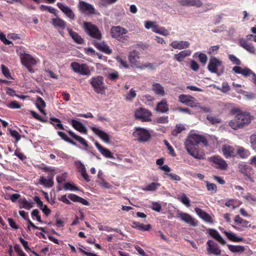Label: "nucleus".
<instances>
[{"instance_id":"obj_1","label":"nucleus","mask_w":256,"mask_h":256,"mask_svg":"<svg viewBox=\"0 0 256 256\" xmlns=\"http://www.w3.org/2000/svg\"><path fill=\"white\" fill-rule=\"evenodd\" d=\"M200 143L204 146L208 145L207 140L204 136L196 134H189L184 142V146L187 152L198 160L205 158V154L196 148L197 146Z\"/></svg>"},{"instance_id":"obj_3","label":"nucleus","mask_w":256,"mask_h":256,"mask_svg":"<svg viewBox=\"0 0 256 256\" xmlns=\"http://www.w3.org/2000/svg\"><path fill=\"white\" fill-rule=\"evenodd\" d=\"M238 172L244 178L245 180H248L252 183L255 182L253 176L254 174V170L252 167L246 162H240L238 164Z\"/></svg>"},{"instance_id":"obj_30","label":"nucleus","mask_w":256,"mask_h":256,"mask_svg":"<svg viewBox=\"0 0 256 256\" xmlns=\"http://www.w3.org/2000/svg\"><path fill=\"white\" fill-rule=\"evenodd\" d=\"M222 151L224 156L227 158L235 156L234 149L232 146L224 145L222 148Z\"/></svg>"},{"instance_id":"obj_49","label":"nucleus","mask_w":256,"mask_h":256,"mask_svg":"<svg viewBox=\"0 0 256 256\" xmlns=\"http://www.w3.org/2000/svg\"><path fill=\"white\" fill-rule=\"evenodd\" d=\"M36 106L38 108H44L46 106V104L42 98L38 96L36 100Z\"/></svg>"},{"instance_id":"obj_5","label":"nucleus","mask_w":256,"mask_h":256,"mask_svg":"<svg viewBox=\"0 0 256 256\" xmlns=\"http://www.w3.org/2000/svg\"><path fill=\"white\" fill-rule=\"evenodd\" d=\"M84 28L85 32L92 38L98 40L102 38V34L98 28L90 22H84Z\"/></svg>"},{"instance_id":"obj_17","label":"nucleus","mask_w":256,"mask_h":256,"mask_svg":"<svg viewBox=\"0 0 256 256\" xmlns=\"http://www.w3.org/2000/svg\"><path fill=\"white\" fill-rule=\"evenodd\" d=\"M222 66V61L215 57H212L208 66V68L211 72L217 74L218 68Z\"/></svg>"},{"instance_id":"obj_4","label":"nucleus","mask_w":256,"mask_h":256,"mask_svg":"<svg viewBox=\"0 0 256 256\" xmlns=\"http://www.w3.org/2000/svg\"><path fill=\"white\" fill-rule=\"evenodd\" d=\"M90 83L96 93L101 94L105 93L106 87L104 86V78L102 76H98L92 78Z\"/></svg>"},{"instance_id":"obj_37","label":"nucleus","mask_w":256,"mask_h":256,"mask_svg":"<svg viewBox=\"0 0 256 256\" xmlns=\"http://www.w3.org/2000/svg\"><path fill=\"white\" fill-rule=\"evenodd\" d=\"M66 132H68L69 135L74 138V140H78L80 143L82 145L88 147V145L87 142L82 137L76 135L71 130H68Z\"/></svg>"},{"instance_id":"obj_22","label":"nucleus","mask_w":256,"mask_h":256,"mask_svg":"<svg viewBox=\"0 0 256 256\" xmlns=\"http://www.w3.org/2000/svg\"><path fill=\"white\" fill-rule=\"evenodd\" d=\"M75 164L77 166L78 172L80 173L82 177L87 182H89L90 180V176L86 172L84 165L80 161L76 162Z\"/></svg>"},{"instance_id":"obj_33","label":"nucleus","mask_w":256,"mask_h":256,"mask_svg":"<svg viewBox=\"0 0 256 256\" xmlns=\"http://www.w3.org/2000/svg\"><path fill=\"white\" fill-rule=\"evenodd\" d=\"M132 228L142 231H148L151 228V225L150 224H144L140 222H132Z\"/></svg>"},{"instance_id":"obj_35","label":"nucleus","mask_w":256,"mask_h":256,"mask_svg":"<svg viewBox=\"0 0 256 256\" xmlns=\"http://www.w3.org/2000/svg\"><path fill=\"white\" fill-rule=\"evenodd\" d=\"M208 234L218 242L222 244H226L225 240L221 236L220 234L216 230L214 229H209Z\"/></svg>"},{"instance_id":"obj_11","label":"nucleus","mask_w":256,"mask_h":256,"mask_svg":"<svg viewBox=\"0 0 256 256\" xmlns=\"http://www.w3.org/2000/svg\"><path fill=\"white\" fill-rule=\"evenodd\" d=\"M210 162L213 164L214 166L220 170H226L228 168V164L220 156H214L209 158Z\"/></svg>"},{"instance_id":"obj_15","label":"nucleus","mask_w":256,"mask_h":256,"mask_svg":"<svg viewBox=\"0 0 256 256\" xmlns=\"http://www.w3.org/2000/svg\"><path fill=\"white\" fill-rule=\"evenodd\" d=\"M78 8L82 13L86 14H96V10L93 6L86 2L80 1L79 3Z\"/></svg>"},{"instance_id":"obj_52","label":"nucleus","mask_w":256,"mask_h":256,"mask_svg":"<svg viewBox=\"0 0 256 256\" xmlns=\"http://www.w3.org/2000/svg\"><path fill=\"white\" fill-rule=\"evenodd\" d=\"M2 70L3 74L8 78H12H12L11 76V74L10 72V70L8 68L6 67L4 64L2 65Z\"/></svg>"},{"instance_id":"obj_46","label":"nucleus","mask_w":256,"mask_h":256,"mask_svg":"<svg viewBox=\"0 0 256 256\" xmlns=\"http://www.w3.org/2000/svg\"><path fill=\"white\" fill-rule=\"evenodd\" d=\"M185 129L184 126L182 124H176L174 129L172 131V134L174 136H176Z\"/></svg>"},{"instance_id":"obj_58","label":"nucleus","mask_w":256,"mask_h":256,"mask_svg":"<svg viewBox=\"0 0 256 256\" xmlns=\"http://www.w3.org/2000/svg\"><path fill=\"white\" fill-rule=\"evenodd\" d=\"M244 198L249 202L254 204L256 202V198L251 194L248 193Z\"/></svg>"},{"instance_id":"obj_42","label":"nucleus","mask_w":256,"mask_h":256,"mask_svg":"<svg viewBox=\"0 0 256 256\" xmlns=\"http://www.w3.org/2000/svg\"><path fill=\"white\" fill-rule=\"evenodd\" d=\"M164 159L161 158V170L164 172L163 177L166 178L170 173H171L172 170L168 165H163Z\"/></svg>"},{"instance_id":"obj_44","label":"nucleus","mask_w":256,"mask_h":256,"mask_svg":"<svg viewBox=\"0 0 256 256\" xmlns=\"http://www.w3.org/2000/svg\"><path fill=\"white\" fill-rule=\"evenodd\" d=\"M227 246L229 250L232 252H242L244 250V247L242 246L228 244Z\"/></svg>"},{"instance_id":"obj_41","label":"nucleus","mask_w":256,"mask_h":256,"mask_svg":"<svg viewBox=\"0 0 256 256\" xmlns=\"http://www.w3.org/2000/svg\"><path fill=\"white\" fill-rule=\"evenodd\" d=\"M39 182L46 188H52L54 184V181L44 178L43 176L40 177Z\"/></svg>"},{"instance_id":"obj_19","label":"nucleus","mask_w":256,"mask_h":256,"mask_svg":"<svg viewBox=\"0 0 256 256\" xmlns=\"http://www.w3.org/2000/svg\"><path fill=\"white\" fill-rule=\"evenodd\" d=\"M56 5L68 17L72 20L74 19L75 14L69 7L61 2H58Z\"/></svg>"},{"instance_id":"obj_28","label":"nucleus","mask_w":256,"mask_h":256,"mask_svg":"<svg viewBox=\"0 0 256 256\" xmlns=\"http://www.w3.org/2000/svg\"><path fill=\"white\" fill-rule=\"evenodd\" d=\"M178 2L182 6H195L199 8L202 6L200 0H178Z\"/></svg>"},{"instance_id":"obj_7","label":"nucleus","mask_w":256,"mask_h":256,"mask_svg":"<svg viewBox=\"0 0 256 256\" xmlns=\"http://www.w3.org/2000/svg\"><path fill=\"white\" fill-rule=\"evenodd\" d=\"M132 134L135 139L140 142H147L151 137L150 134L148 130L140 127L136 128Z\"/></svg>"},{"instance_id":"obj_51","label":"nucleus","mask_w":256,"mask_h":256,"mask_svg":"<svg viewBox=\"0 0 256 256\" xmlns=\"http://www.w3.org/2000/svg\"><path fill=\"white\" fill-rule=\"evenodd\" d=\"M250 142L252 149L256 152V133L250 136Z\"/></svg>"},{"instance_id":"obj_21","label":"nucleus","mask_w":256,"mask_h":256,"mask_svg":"<svg viewBox=\"0 0 256 256\" xmlns=\"http://www.w3.org/2000/svg\"><path fill=\"white\" fill-rule=\"evenodd\" d=\"M170 45L174 49L183 50L188 48L190 44L187 41L174 40L170 43Z\"/></svg>"},{"instance_id":"obj_32","label":"nucleus","mask_w":256,"mask_h":256,"mask_svg":"<svg viewBox=\"0 0 256 256\" xmlns=\"http://www.w3.org/2000/svg\"><path fill=\"white\" fill-rule=\"evenodd\" d=\"M68 198L74 202H78L84 206L90 205V202L87 200L75 194H70L68 195Z\"/></svg>"},{"instance_id":"obj_55","label":"nucleus","mask_w":256,"mask_h":256,"mask_svg":"<svg viewBox=\"0 0 256 256\" xmlns=\"http://www.w3.org/2000/svg\"><path fill=\"white\" fill-rule=\"evenodd\" d=\"M206 187L208 191L216 192V186L213 183H210L208 182H206Z\"/></svg>"},{"instance_id":"obj_16","label":"nucleus","mask_w":256,"mask_h":256,"mask_svg":"<svg viewBox=\"0 0 256 256\" xmlns=\"http://www.w3.org/2000/svg\"><path fill=\"white\" fill-rule=\"evenodd\" d=\"M207 251L210 254L219 256L221 254V250L218 245L212 240H208L207 242Z\"/></svg>"},{"instance_id":"obj_53","label":"nucleus","mask_w":256,"mask_h":256,"mask_svg":"<svg viewBox=\"0 0 256 256\" xmlns=\"http://www.w3.org/2000/svg\"><path fill=\"white\" fill-rule=\"evenodd\" d=\"M7 106L12 109H18L21 108V106L16 100H12L7 104Z\"/></svg>"},{"instance_id":"obj_31","label":"nucleus","mask_w":256,"mask_h":256,"mask_svg":"<svg viewBox=\"0 0 256 256\" xmlns=\"http://www.w3.org/2000/svg\"><path fill=\"white\" fill-rule=\"evenodd\" d=\"M194 211L200 218L206 222H212L211 216L202 209L198 208H194Z\"/></svg>"},{"instance_id":"obj_10","label":"nucleus","mask_w":256,"mask_h":256,"mask_svg":"<svg viewBox=\"0 0 256 256\" xmlns=\"http://www.w3.org/2000/svg\"><path fill=\"white\" fill-rule=\"evenodd\" d=\"M152 113L144 108H140L135 111L134 116L136 120L142 122H148L151 120Z\"/></svg>"},{"instance_id":"obj_56","label":"nucleus","mask_w":256,"mask_h":256,"mask_svg":"<svg viewBox=\"0 0 256 256\" xmlns=\"http://www.w3.org/2000/svg\"><path fill=\"white\" fill-rule=\"evenodd\" d=\"M207 120L212 124H216L221 122V120L218 117L208 116Z\"/></svg>"},{"instance_id":"obj_34","label":"nucleus","mask_w":256,"mask_h":256,"mask_svg":"<svg viewBox=\"0 0 256 256\" xmlns=\"http://www.w3.org/2000/svg\"><path fill=\"white\" fill-rule=\"evenodd\" d=\"M68 31L69 34L72 38L74 42L78 44H82L84 43V39L81 37L78 34V33L74 32L70 28H68Z\"/></svg>"},{"instance_id":"obj_6","label":"nucleus","mask_w":256,"mask_h":256,"mask_svg":"<svg viewBox=\"0 0 256 256\" xmlns=\"http://www.w3.org/2000/svg\"><path fill=\"white\" fill-rule=\"evenodd\" d=\"M20 58L22 65L25 66L28 70L33 72L32 67L37 63V60L30 54L24 52L20 54Z\"/></svg>"},{"instance_id":"obj_61","label":"nucleus","mask_w":256,"mask_h":256,"mask_svg":"<svg viewBox=\"0 0 256 256\" xmlns=\"http://www.w3.org/2000/svg\"><path fill=\"white\" fill-rule=\"evenodd\" d=\"M166 178L174 181H180V176L172 172L170 173Z\"/></svg>"},{"instance_id":"obj_57","label":"nucleus","mask_w":256,"mask_h":256,"mask_svg":"<svg viewBox=\"0 0 256 256\" xmlns=\"http://www.w3.org/2000/svg\"><path fill=\"white\" fill-rule=\"evenodd\" d=\"M14 249L18 256H27V255L23 252L19 244H15L14 246Z\"/></svg>"},{"instance_id":"obj_45","label":"nucleus","mask_w":256,"mask_h":256,"mask_svg":"<svg viewBox=\"0 0 256 256\" xmlns=\"http://www.w3.org/2000/svg\"><path fill=\"white\" fill-rule=\"evenodd\" d=\"M58 134L61 138L62 139L64 140L66 142H68L74 146H77L76 143L73 141L72 140H70V138H68L67 135L64 132L58 131Z\"/></svg>"},{"instance_id":"obj_50","label":"nucleus","mask_w":256,"mask_h":256,"mask_svg":"<svg viewBox=\"0 0 256 256\" xmlns=\"http://www.w3.org/2000/svg\"><path fill=\"white\" fill-rule=\"evenodd\" d=\"M228 58L234 64L237 65L238 66L241 64L240 60L234 54H229Z\"/></svg>"},{"instance_id":"obj_63","label":"nucleus","mask_w":256,"mask_h":256,"mask_svg":"<svg viewBox=\"0 0 256 256\" xmlns=\"http://www.w3.org/2000/svg\"><path fill=\"white\" fill-rule=\"evenodd\" d=\"M21 204L22 205V208L30 210L31 208H32L33 203L30 202L26 200H22Z\"/></svg>"},{"instance_id":"obj_8","label":"nucleus","mask_w":256,"mask_h":256,"mask_svg":"<svg viewBox=\"0 0 256 256\" xmlns=\"http://www.w3.org/2000/svg\"><path fill=\"white\" fill-rule=\"evenodd\" d=\"M232 70L237 74H241L245 77L251 76V81L256 85V74L248 68H242L235 66L232 68Z\"/></svg>"},{"instance_id":"obj_38","label":"nucleus","mask_w":256,"mask_h":256,"mask_svg":"<svg viewBox=\"0 0 256 256\" xmlns=\"http://www.w3.org/2000/svg\"><path fill=\"white\" fill-rule=\"evenodd\" d=\"M52 24L56 28H60L64 30L66 27V22L60 18H52Z\"/></svg>"},{"instance_id":"obj_20","label":"nucleus","mask_w":256,"mask_h":256,"mask_svg":"<svg viewBox=\"0 0 256 256\" xmlns=\"http://www.w3.org/2000/svg\"><path fill=\"white\" fill-rule=\"evenodd\" d=\"M91 130L104 142L110 143V138L109 135L107 133L94 126H92L91 128Z\"/></svg>"},{"instance_id":"obj_2","label":"nucleus","mask_w":256,"mask_h":256,"mask_svg":"<svg viewBox=\"0 0 256 256\" xmlns=\"http://www.w3.org/2000/svg\"><path fill=\"white\" fill-rule=\"evenodd\" d=\"M251 120L252 116L248 112H240L230 122L229 125L232 129L237 130L249 124Z\"/></svg>"},{"instance_id":"obj_29","label":"nucleus","mask_w":256,"mask_h":256,"mask_svg":"<svg viewBox=\"0 0 256 256\" xmlns=\"http://www.w3.org/2000/svg\"><path fill=\"white\" fill-rule=\"evenodd\" d=\"M94 144L102 156L106 158H114L112 154L108 149L104 148L97 142H95Z\"/></svg>"},{"instance_id":"obj_26","label":"nucleus","mask_w":256,"mask_h":256,"mask_svg":"<svg viewBox=\"0 0 256 256\" xmlns=\"http://www.w3.org/2000/svg\"><path fill=\"white\" fill-rule=\"evenodd\" d=\"M70 124L74 129L80 132L87 134V129L86 127L80 122L72 119L71 120Z\"/></svg>"},{"instance_id":"obj_13","label":"nucleus","mask_w":256,"mask_h":256,"mask_svg":"<svg viewBox=\"0 0 256 256\" xmlns=\"http://www.w3.org/2000/svg\"><path fill=\"white\" fill-rule=\"evenodd\" d=\"M128 32L127 30L120 26H113L110 28L111 36L118 40H121L122 38V36Z\"/></svg>"},{"instance_id":"obj_43","label":"nucleus","mask_w":256,"mask_h":256,"mask_svg":"<svg viewBox=\"0 0 256 256\" xmlns=\"http://www.w3.org/2000/svg\"><path fill=\"white\" fill-rule=\"evenodd\" d=\"M40 9L42 11H48L51 14H53L56 16H58V10L50 6L45 5H41L40 6Z\"/></svg>"},{"instance_id":"obj_39","label":"nucleus","mask_w":256,"mask_h":256,"mask_svg":"<svg viewBox=\"0 0 256 256\" xmlns=\"http://www.w3.org/2000/svg\"><path fill=\"white\" fill-rule=\"evenodd\" d=\"M50 121L49 122L51 124H52L55 128H60L62 130H64V126L62 124L61 121L60 119L54 117H51L50 118Z\"/></svg>"},{"instance_id":"obj_25","label":"nucleus","mask_w":256,"mask_h":256,"mask_svg":"<svg viewBox=\"0 0 256 256\" xmlns=\"http://www.w3.org/2000/svg\"><path fill=\"white\" fill-rule=\"evenodd\" d=\"M192 50H186L180 51L178 54L174 56V60L179 62H181L184 60L186 58L190 56Z\"/></svg>"},{"instance_id":"obj_60","label":"nucleus","mask_w":256,"mask_h":256,"mask_svg":"<svg viewBox=\"0 0 256 256\" xmlns=\"http://www.w3.org/2000/svg\"><path fill=\"white\" fill-rule=\"evenodd\" d=\"M168 106L165 100H161V113L166 112L168 110Z\"/></svg>"},{"instance_id":"obj_48","label":"nucleus","mask_w":256,"mask_h":256,"mask_svg":"<svg viewBox=\"0 0 256 256\" xmlns=\"http://www.w3.org/2000/svg\"><path fill=\"white\" fill-rule=\"evenodd\" d=\"M64 188L65 190H79V189L77 186L72 184L70 182L65 183L64 186Z\"/></svg>"},{"instance_id":"obj_62","label":"nucleus","mask_w":256,"mask_h":256,"mask_svg":"<svg viewBox=\"0 0 256 256\" xmlns=\"http://www.w3.org/2000/svg\"><path fill=\"white\" fill-rule=\"evenodd\" d=\"M136 96V92L133 88L130 89V92L126 95V100H130Z\"/></svg>"},{"instance_id":"obj_9","label":"nucleus","mask_w":256,"mask_h":256,"mask_svg":"<svg viewBox=\"0 0 256 256\" xmlns=\"http://www.w3.org/2000/svg\"><path fill=\"white\" fill-rule=\"evenodd\" d=\"M178 100L188 106L192 108L199 106V103L193 96L188 94H180L178 96Z\"/></svg>"},{"instance_id":"obj_47","label":"nucleus","mask_w":256,"mask_h":256,"mask_svg":"<svg viewBox=\"0 0 256 256\" xmlns=\"http://www.w3.org/2000/svg\"><path fill=\"white\" fill-rule=\"evenodd\" d=\"M194 56H198L200 62L205 64L208 60L207 56L204 53L198 52L194 54Z\"/></svg>"},{"instance_id":"obj_27","label":"nucleus","mask_w":256,"mask_h":256,"mask_svg":"<svg viewBox=\"0 0 256 256\" xmlns=\"http://www.w3.org/2000/svg\"><path fill=\"white\" fill-rule=\"evenodd\" d=\"M220 230L221 232L226 234L228 238L232 242H242L244 240V238L242 237L238 236L235 234L231 232L226 231L223 228H220Z\"/></svg>"},{"instance_id":"obj_24","label":"nucleus","mask_w":256,"mask_h":256,"mask_svg":"<svg viewBox=\"0 0 256 256\" xmlns=\"http://www.w3.org/2000/svg\"><path fill=\"white\" fill-rule=\"evenodd\" d=\"M94 44L98 50L107 54H110L112 53V50L104 42H94Z\"/></svg>"},{"instance_id":"obj_36","label":"nucleus","mask_w":256,"mask_h":256,"mask_svg":"<svg viewBox=\"0 0 256 256\" xmlns=\"http://www.w3.org/2000/svg\"><path fill=\"white\" fill-rule=\"evenodd\" d=\"M236 154L242 159H246L248 158L250 153L248 150L244 148L242 146H238Z\"/></svg>"},{"instance_id":"obj_12","label":"nucleus","mask_w":256,"mask_h":256,"mask_svg":"<svg viewBox=\"0 0 256 256\" xmlns=\"http://www.w3.org/2000/svg\"><path fill=\"white\" fill-rule=\"evenodd\" d=\"M176 217L180 220L185 222L190 226H195L198 225V222L190 214L178 211Z\"/></svg>"},{"instance_id":"obj_64","label":"nucleus","mask_w":256,"mask_h":256,"mask_svg":"<svg viewBox=\"0 0 256 256\" xmlns=\"http://www.w3.org/2000/svg\"><path fill=\"white\" fill-rule=\"evenodd\" d=\"M10 132L11 136L16 138V142H18L20 140L21 136L16 130H10Z\"/></svg>"},{"instance_id":"obj_18","label":"nucleus","mask_w":256,"mask_h":256,"mask_svg":"<svg viewBox=\"0 0 256 256\" xmlns=\"http://www.w3.org/2000/svg\"><path fill=\"white\" fill-rule=\"evenodd\" d=\"M238 44L249 53L253 54H256V50L253 44L247 42V40H245L244 38H239L238 40Z\"/></svg>"},{"instance_id":"obj_14","label":"nucleus","mask_w":256,"mask_h":256,"mask_svg":"<svg viewBox=\"0 0 256 256\" xmlns=\"http://www.w3.org/2000/svg\"><path fill=\"white\" fill-rule=\"evenodd\" d=\"M70 67L75 72L79 73L80 74L88 75L89 74L86 64H80L77 62H72L70 64Z\"/></svg>"},{"instance_id":"obj_59","label":"nucleus","mask_w":256,"mask_h":256,"mask_svg":"<svg viewBox=\"0 0 256 256\" xmlns=\"http://www.w3.org/2000/svg\"><path fill=\"white\" fill-rule=\"evenodd\" d=\"M164 143L166 146L168 150H169V154L171 155L172 156H176V154L174 148L172 146L169 144V142L166 140H164Z\"/></svg>"},{"instance_id":"obj_40","label":"nucleus","mask_w":256,"mask_h":256,"mask_svg":"<svg viewBox=\"0 0 256 256\" xmlns=\"http://www.w3.org/2000/svg\"><path fill=\"white\" fill-rule=\"evenodd\" d=\"M177 199L187 208L190 206V200L185 194L182 193L178 196Z\"/></svg>"},{"instance_id":"obj_54","label":"nucleus","mask_w":256,"mask_h":256,"mask_svg":"<svg viewBox=\"0 0 256 256\" xmlns=\"http://www.w3.org/2000/svg\"><path fill=\"white\" fill-rule=\"evenodd\" d=\"M239 92L243 94L246 99L249 100L253 99L256 96L254 94L252 93H248V92L242 90H240Z\"/></svg>"},{"instance_id":"obj_23","label":"nucleus","mask_w":256,"mask_h":256,"mask_svg":"<svg viewBox=\"0 0 256 256\" xmlns=\"http://www.w3.org/2000/svg\"><path fill=\"white\" fill-rule=\"evenodd\" d=\"M234 222L237 225H240L241 228H237L236 226H233V228H234L235 229L239 230H242L244 229L248 228L250 226V224H249V222L246 220H244L241 218L239 216H236L234 218Z\"/></svg>"}]
</instances>
